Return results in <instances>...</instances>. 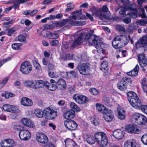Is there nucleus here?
<instances>
[{
  "label": "nucleus",
  "mask_w": 147,
  "mask_h": 147,
  "mask_svg": "<svg viewBox=\"0 0 147 147\" xmlns=\"http://www.w3.org/2000/svg\"><path fill=\"white\" fill-rule=\"evenodd\" d=\"M94 32V30H90L89 32L86 34L84 40L87 42H88L89 45L94 46L98 53L106 54L107 53V48L101 42V40L99 36L93 35Z\"/></svg>",
  "instance_id": "f257e3e1"
},
{
  "label": "nucleus",
  "mask_w": 147,
  "mask_h": 147,
  "mask_svg": "<svg viewBox=\"0 0 147 147\" xmlns=\"http://www.w3.org/2000/svg\"><path fill=\"white\" fill-rule=\"evenodd\" d=\"M129 40L132 44L134 41L129 35L128 36L125 35H120L114 38L112 42V45L115 49H119L124 47L127 44Z\"/></svg>",
  "instance_id": "f03ea898"
},
{
  "label": "nucleus",
  "mask_w": 147,
  "mask_h": 147,
  "mask_svg": "<svg viewBox=\"0 0 147 147\" xmlns=\"http://www.w3.org/2000/svg\"><path fill=\"white\" fill-rule=\"evenodd\" d=\"M127 99L132 106L138 109V97L137 94L133 91H129L127 93Z\"/></svg>",
  "instance_id": "7ed1b4c3"
},
{
  "label": "nucleus",
  "mask_w": 147,
  "mask_h": 147,
  "mask_svg": "<svg viewBox=\"0 0 147 147\" xmlns=\"http://www.w3.org/2000/svg\"><path fill=\"white\" fill-rule=\"evenodd\" d=\"M132 82V81L129 77L127 76L123 77L118 83V88L121 90H125L127 88V86L131 84Z\"/></svg>",
  "instance_id": "20e7f679"
},
{
  "label": "nucleus",
  "mask_w": 147,
  "mask_h": 147,
  "mask_svg": "<svg viewBox=\"0 0 147 147\" xmlns=\"http://www.w3.org/2000/svg\"><path fill=\"white\" fill-rule=\"evenodd\" d=\"M44 115L45 118L47 119H53L57 117L58 113L56 110L47 107L44 111Z\"/></svg>",
  "instance_id": "39448f33"
},
{
  "label": "nucleus",
  "mask_w": 147,
  "mask_h": 147,
  "mask_svg": "<svg viewBox=\"0 0 147 147\" xmlns=\"http://www.w3.org/2000/svg\"><path fill=\"white\" fill-rule=\"evenodd\" d=\"M116 2L119 5H123L126 7L127 10L134 11L137 10L135 4L130 3L128 0H116Z\"/></svg>",
  "instance_id": "423d86ee"
},
{
  "label": "nucleus",
  "mask_w": 147,
  "mask_h": 147,
  "mask_svg": "<svg viewBox=\"0 0 147 147\" xmlns=\"http://www.w3.org/2000/svg\"><path fill=\"white\" fill-rule=\"evenodd\" d=\"M20 69V71L23 74H28L32 71V66L30 62L25 61L21 64Z\"/></svg>",
  "instance_id": "0eeeda50"
},
{
  "label": "nucleus",
  "mask_w": 147,
  "mask_h": 147,
  "mask_svg": "<svg viewBox=\"0 0 147 147\" xmlns=\"http://www.w3.org/2000/svg\"><path fill=\"white\" fill-rule=\"evenodd\" d=\"M77 69L80 74L83 75H86L89 73L90 68V64L88 63H86L78 64Z\"/></svg>",
  "instance_id": "6e6552de"
},
{
  "label": "nucleus",
  "mask_w": 147,
  "mask_h": 147,
  "mask_svg": "<svg viewBox=\"0 0 147 147\" xmlns=\"http://www.w3.org/2000/svg\"><path fill=\"white\" fill-rule=\"evenodd\" d=\"M73 99L77 103L80 104H84L88 100V98L83 95L76 94L73 96Z\"/></svg>",
  "instance_id": "1a4fd4ad"
},
{
  "label": "nucleus",
  "mask_w": 147,
  "mask_h": 147,
  "mask_svg": "<svg viewBox=\"0 0 147 147\" xmlns=\"http://www.w3.org/2000/svg\"><path fill=\"white\" fill-rule=\"evenodd\" d=\"M64 126L68 130L73 131L77 129L78 124L74 120H70L69 121L65 120L64 122Z\"/></svg>",
  "instance_id": "9d476101"
},
{
  "label": "nucleus",
  "mask_w": 147,
  "mask_h": 147,
  "mask_svg": "<svg viewBox=\"0 0 147 147\" xmlns=\"http://www.w3.org/2000/svg\"><path fill=\"white\" fill-rule=\"evenodd\" d=\"M138 62L143 71L146 69L144 68L147 65V60L144 53H143L138 55Z\"/></svg>",
  "instance_id": "9b49d317"
},
{
  "label": "nucleus",
  "mask_w": 147,
  "mask_h": 147,
  "mask_svg": "<svg viewBox=\"0 0 147 147\" xmlns=\"http://www.w3.org/2000/svg\"><path fill=\"white\" fill-rule=\"evenodd\" d=\"M36 136V140L42 144H45L47 143L48 141L47 137L43 133H37Z\"/></svg>",
  "instance_id": "f8f14e48"
},
{
  "label": "nucleus",
  "mask_w": 147,
  "mask_h": 147,
  "mask_svg": "<svg viewBox=\"0 0 147 147\" xmlns=\"http://www.w3.org/2000/svg\"><path fill=\"white\" fill-rule=\"evenodd\" d=\"M90 11L92 13L93 16H100V18H102L105 19H106L107 18V16L106 14H103L99 9L95 7H93L90 10Z\"/></svg>",
  "instance_id": "ddd939ff"
},
{
  "label": "nucleus",
  "mask_w": 147,
  "mask_h": 147,
  "mask_svg": "<svg viewBox=\"0 0 147 147\" xmlns=\"http://www.w3.org/2000/svg\"><path fill=\"white\" fill-rule=\"evenodd\" d=\"M103 114L104 119L108 122L111 121L114 117V115L113 112L111 110H108L107 109Z\"/></svg>",
  "instance_id": "4468645a"
},
{
  "label": "nucleus",
  "mask_w": 147,
  "mask_h": 147,
  "mask_svg": "<svg viewBox=\"0 0 147 147\" xmlns=\"http://www.w3.org/2000/svg\"><path fill=\"white\" fill-rule=\"evenodd\" d=\"M138 47H142L144 51L147 50V35H144L140 38L138 41Z\"/></svg>",
  "instance_id": "2eb2a0df"
},
{
  "label": "nucleus",
  "mask_w": 147,
  "mask_h": 147,
  "mask_svg": "<svg viewBox=\"0 0 147 147\" xmlns=\"http://www.w3.org/2000/svg\"><path fill=\"white\" fill-rule=\"evenodd\" d=\"M30 132L28 130L23 129L21 130L19 133V136L21 139L27 140L30 137Z\"/></svg>",
  "instance_id": "dca6fc26"
},
{
  "label": "nucleus",
  "mask_w": 147,
  "mask_h": 147,
  "mask_svg": "<svg viewBox=\"0 0 147 147\" xmlns=\"http://www.w3.org/2000/svg\"><path fill=\"white\" fill-rule=\"evenodd\" d=\"M137 125L135 124L127 125L125 127L126 131L129 133H136L138 131V129L136 128Z\"/></svg>",
  "instance_id": "f3484780"
},
{
  "label": "nucleus",
  "mask_w": 147,
  "mask_h": 147,
  "mask_svg": "<svg viewBox=\"0 0 147 147\" xmlns=\"http://www.w3.org/2000/svg\"><path fill=\"white\" fill-rule=\"evenodd\" d=\"M45 82L42 80H34L32 89H37L45 86Z\"/></svg>",
  "instance_id": "a211bd4d"
},
{
  "label": "nucleus",
  "mask_w": 147,
  "mask_h": 147,
  "mask_svg": "<svg viewBox=\"0 0 147 147\" xmlns=\"http://www.w3.org/2000/svg\"><path fill=\"white\" fill-rule=\"evenodd\" d=\"M125 132L121 129L115 130L113 133L114 137L117 139L120 140L124 137Z\"/></svg>",
  "instance_id": "6ab92c4d"
},
{
  "label": "nucleus",
  "mask_w": 147,
  "mask_h": 147,
  "mask_svg": "<svg viewBox=\"0 0 147 147\" xmlns=\"http://www.w3.org/2000/svg\"><path fill=\"white\" fill-rule=\"evenodd\" d=\"M75 111L73 109H70L64 113L63 116L66 119H69L73 118L75 115Z\"/></svg>",
  "instance_id": "aec40b11"
},
{
  "label": "nucleus",
  "mask_w": 147,
  "mask_h": 147,
  "mask_svg": "<svg viewBox=\"0 0 147 147\" xmlns=\"http://www.w3.org/2000/svg\"><path fill=\"white\" fill-rule=\"evenodd\" d=\"M22 105L26 106H29L33 104L32 100L30 98L26 97H23L21 99Z\"/></svg>",
  "instance_id": "412c9836"
},
{
  "label": "nucleus",
  "mask_w": 147,
  "mask_h": 147,
  "mask_svg": "<svg viewBox=\"0 0 147 147\" xmlns=\"http://www.w3.org/2000/svg\"><path fill=\"white\" fill-rule=\"evenodd\" d=\"M66 147H79L74 141L71 139H67L64 140Z\"/></svg>",
  "instance_id": "4be33fe9"
},
{
  "label": "nucleus",
  "mask_w": 147,
  "mask_h": 147,
  "mask_svg": "<svg viewBox=\"0 0 147 147\" xmlns=\"http://www.w3.org/2000/svg\"><path fill=\"white\" fill-rule=\"evenodd\" d=\"M30 0H16L14 2L13 5L12 6V8H14L15 9L19 8L20 4H22L27 2Z\"/></svg>",
  "instance_id": "5701e85b"
},
{
  "label": "nucleus",
  "mask_w": 147,
  "mask_h": 147,
  "mask_svg": "<svg viewBox=\"0 0 147 147\" xmlns=\"http://www.w3.org/2000/svg\"><path fill=\"white\" fill-rule=\"evenodd\" d=\"M96 106L97 111L102 114L107 109L104 105L98 103H96Z\"/></svg>",
  "instance_id": "b1692460"
},
{
  "label": "nucleus",
  "mask_w": 147,
  "mask_h": 147,
  "mask_svg": "<svg viewBox=\"0 0 147 147\" xmlns=\"http://www.w3.org/2000/svg\"><path fill=\"white\" fill-rule=\"evenodd\" d=\"M22 123L24 125L30 127H34V124L30 120L25 118H23L21 120Z\"/></svg>",
  "instance_id": "393cba45"
},
{
  "label": "nucleus",
  "mask_w": 147,
  "mask_h": 147,
  "mask_svg": "<svg viewBox=\"0 0 147 147\" xmlns=\"http://www.w3.org/2000/svg\"><path fill=\"white\" fill-rule=\"evenodd\" d=\"M69 20L68 19H63L61 21L55 22L53 24L57 27H61L65 25Z\"/></svg>",
  "instance_id": "a878e982"
},
{
  "label": "nucleus",
  "mask_w": 147,
  "mask_h": 147,
  "mask_svg": "<svg viewBox=\"0 0 147 147\" xmlns=\"http://www.w3.org/2000/svg\"><path fill=\"white\" fill-rule=\"evenodd\" d=\"M118 118L121 120H123L125 117V111L122 108H119L117 109Z\"/></svg>",
  "instance_id": "bb28decb"
},
{
  "label": "nucleus",
  "mask_w": 147,
  "mask_h": 147,
  "mask_svg": "<svg viewBox=\"0 0 147 147\" xmlns=\"http://www.w3.org/2000/svg\"><path fill=\"white\" fill-rule=\"evenodd\" d=\"M86 140L87 142L90 145L94 144L96 142L94 137L91 135H88Z\"/></svg>",
  "instance_id": "cd10ccee"
},
{
  "label": "nucleus",
  "mask_w": 147,
  "mask_h": 147,
  "mask_svg": "<svg viewBox=\"0 0 147 147\" xmlns=\"http://www.w3.org/2000/svg\"><path fill=\"white\" fill-rule=\"evenodd\" d=\"M108 63L106 61H103L101 64L100 69L104 73L107 72L108 70Z\"/></svg>",
  "instance_id": "c85d7f7f"
},
{
  "label": "nucleus",
  "mask_w": 147,
  "mask_h": 147,
  "mask_svg": "<svg viewBox=\"0 0 147 147\" xmlns=\"http://www.w3.org/2000/svg\"><path fill=\"white\" fill-rule=\"evenodd\" d=\"M147 120V118L144 115L138 113V125H143Z\"/></svg>",
  "instance_id": "c756f323"
},
{
  "label": "nucleus",
  "mask_w": 147,
  "mask_h": 147,
  "mask_svg": "<svg viewBox=\"0 0 147 147\" xmlns=\"http://www.w3.org/2000/svg\"><path fill=\"white\" fill-rule=\"evenodd\" d=\"M138 67V64H137L135 67L131 71L126 73V74L130 76H135L138 74V70L137 67Z\"/></svg>",
  "instance_id": "7c9ffc66"
},
{
  "label": "nucleus",
  "mask_w": 147,
  "mask_h": 147,
  "mask_svg": "<svg viewBox=\"0 0 147 147\" xmlns=\"http://www.w3.org/2000/svg\"><path fill=\"white\" fill-rule=\"evenodd\" d=\"M45 86L49 90L52 91L55 90L57 87L56 85L49 83L47 82H45Z\"/></svg>",
  "instance_id": "2f4dec72"
},
{
  "label": "nucleus",
  "mask_w": 147,
  "mask_h": 147,
  "mask_svg": "<svg viewBox=\"0 0 147 147\" xmlns=\"http://www.w3.org/2000/svg\"><path fill=\"white\" fill-rule=\"evenodd\" d=\"M138 10L140 12L142 13H138V15L142 18H146V16L145 14V12L144 7L142 5H140L138 7Z\"/></svg>",
  "instance_id": "473e14b6"
},
{
  "label": "nucleus",
  "mask_w": 147,
  "mask_h": 147,
  "mask_svg": "<svg viewBox=\"0 0 147 147\" xmlns=\"http://www.w3.org/2000/svg\"><path fill=\"white\" fill-rule=\"evenodd\" d=\"M83 41V39L81 36H79L73 42L72 47L75 48L78 45H80Z\"/></svg>",
  "instance_id": "72a5a7b5"
},
{
  "label": "nucleus",
  "mask_w": 147,
  "mask_h": 147,
  "mask_svg": "<svg viewBox=\"0 0 147 147\" xmlns=\"http://www.w3.org/2000/svg\"><path fill=\"white\" fill-rule=\"evenodd\" d=\"M32 63L34 67L37 71H39L42 70L41 67L37 60H32Z\"/></svg>",
  "instance_id": "f704fd0d"
},
{
  "label": "nucleus",
  "mask_w": 147,
  "mask_h": 147,
  "mask_svg": "<svg viewBox=\"0 0 147 147\" xmlns=\"http://www.w3.org/2000/svg\"><path fill=\"white\" fill-rule=\"evenodd\" d=\"M57 84L60 86L61 89H65L66 87V82L63 79L60 78L57 82Z\"/></svg>",
  "instance_id": "c9c22d12"
},
{
  "label": "nucleus",
  "mask_w": 147,
  "mask_h": 147,
  "mask_svg": "<svg viewBox=\"0 0 147 147\" xmlns=\"http://www.w3.org/2000/svg\"><path fill=\"white\" fill-rule=\"evenodd\" d=\"M59 30L55 31L54 33H52L49 32L48 38L50 39H57L59 37V35L57 33V32H59Z\"/></svg>",
  "instance_id": "e433bc0d"
},
{
  "label": "nucleus",
  "mask_w": 147,
  "mask_h": 147,
  "mask_svg": "<svg viewBox=\"0 0 147 147\" xmlns=\"http://www.w3.org/2000/svg\"><path fill=\"white\" fill-rule=\"evenodd\" d=\"M34 112L35 115L38 118L42 117L44 114V111L39 109H35Z\"/></svg>",
  "instance_id": "4c0bfd02"
},
{
  "label": "nucleus",
  "mask_w": 147,
  "mask_h": 147,
  "mask_svg": "<svg viewBox=\"0 0 147 147\" xmlns=\"http://www.w3.org/2000/svg\"><path fill=\"white\" fill-rule=\"evenodd\" d=\"M61 58L62 60L64 61L70 60L72 59L73 56L72 55H71L69 53L65 54L62 55L61 56Z\"/></svg>",
  "instance_id": "58836bf2"
},
{
  "label": "nucleus",
  "mask_w": 147,
  "mask_h": 147,
  "mask_svg": "<svg viewBox=\"0 0 147 147\" xmlns=\"http://www.w3.org/2000/svg\"><path fill=\"white\" fill-rule=\"evenodd\" d=\"M34 80H27L24 82V85L27 87L30 88L32 89Z\"/></svg>",
  "instance_id": "ea45409f"
},
{
  "label": "nucleus",
  "mask_w": 147,
  "mask_h": 147,
  "mask_svg": "<svg viewBox=\"0 0 147 147\" xmlns=\"http://www.w3.org/2000/svg\"><path fill=\"white\" fill-rule=\"evenodd\" d=\"M124 147H136V146L135 143L129 140H127L125 143Z\"/></svg>",
  "instance_id": "a19ab883"
},
{
  "label": "nucleus",
  "mask_w": 147,
  "mask_h": 147,
  "mask_svg": "<svg viewBox=\"0 0 147 147\" xmlns=\"http://www.w3.org/2000/svg\"><path fill=\"white\" fill-rule=\"evenodd\" d=\"M89 91L94 96L97 95L99 93V90L94 88H90L89 89Z\"/></svg>",
  "instance_id": "79ce46f5"
},
{
  "label": "nucleus",
  "mask_w": 147,
  "mask_h": 147,
  "mask_svg": "<svg viewBox=\"0 0 147 147\" xmlns=\"http://www.w3.org/2000/svg\"><path fill=\"white\" fill-rule=\"evenodd\" d=\"M127 10L125 7H121L120 9L119 13L122 17H125L126 16V12Z\"/></svg>",
  "instance_id": "37998d69"
},
{
  "label": "nucleus",
  "mask_w": 147,
  "mask_h": 147,
  "mask_svg": "<svg viewBox=\"0 0 147 147\" xmlns=\"http://www.w3.org/2000/svg\"><path fill=\"white\" fill-rule=\"evenodd\" d=\"M70 107L76 110L77 112L80 111V108L78 107L77 105L74 102H71L70 104Z\"/></svg>",
  "instance_id": "c03bdc74"
},
{
  "label": "nucleus",
  "mask_w": 147,
  "mask_h": 147,
  "mask_svg": "<svg viewBox=\"0 0 147 147\" xmlns=\"http://www.w3.org/2000/svg\"><path fill=\"white\" fill-rule=\"evenodd\" d=\"M22 45L21 43H15L12 44V47L14 50H19L20 49V47Z\"/></svg>",
  "instance_id": "a18cd8bd"
},
{
  "label": "nucleus",
  "mask_w": 147,
  "mask_h": 147,
  "mask_svg": "<svg viewBox=\"0 0 147 147\" xmlns=\"http://www.w3.org/2000/svg\"><path fill=\"white\" fill-rule=\"evenodd\" d=\"M9 147H12L14 145V141L12 139H5Z\"/></svg>",
  "instance_id": "49530a36"
},
{
  "label": "nucleus",
  "mask_w": 147,
  "mask_h": 147,
  "mask_svg": "<svg viewBox=\"0 0 147 147\" xmlns=\"http://www.w3.org/2000/svg\"><path fill=\"white\" fill-rule=\"evenodd\" d=\"M48 75L51 78H57L58 76V74L55 71L52 72L48 71Z\"/></svg>",
  "instance_id": "de8ad7c7"
},
{
  "label": "nucleus",
  "mask_w": 147,
  "mask_h": 147,
  "mask_svg": "<svg viewBox=\"0 0 147 147\" xmlns=\"http://www.w3.org/2000/svg\"><path fill=\"white\" fill-rule=\"evenodd\" d=\"M82 10L80 9L79 10H77L75 11H74L72 12V14H76V15L80 18V19H82V17L81 16L82 14ZM78 19H79L78 18Z\"/></svg>",
  "instance_id": "09e8293b"
},
{
  "label": "nucleus",
  "mask_w": 147,
  "mask_h": 147,
  "mask_svg": "<svg viewBox=\"0 0 147 147\" xmlns=\"http://www.w3.org/2000/svg\"><path fill=\"white\" fill-rule=\"evenodd\" d=\"M145 19H141L138 20V24L141 26H145L147 24V18Z\"/></svg>",
  "instance_id": "8fccbe9b"
},
{
  "label": "nucleus",
  "mask_w": 147,
  "mask_h": 147,
  "mask_svg": "<svg viewBox=\"0 0 147 147\" xmlns=\"http://www.w3.org/2000/svg\"><path fill=\"white\" fill-rule=\"evenodd\" d=\"M11 107L10 112L16 113L19 111V110L18 107L12 105H11Z\"/></svg>",
  "instance_id": "3c124183"
},
{
  "label": "nucleus",
  "mask_w": 147,
  "mask_h": 147,
  "mask_svg": "<svg viewBox=\"0 0 147 147\" xmlns=\"http://www.w3.org/2000/svg\"><path fill=\"white\" fill-rule=\"evenodd\" d=\"M18 39L20 42L25 41L26 40V36L24 34L20 35L18 37Z\"/></svg>",
  "instance_id": "603ef678"
},
{
  "label": "nucleus",
  "mask_w": 147,
  "mask_h": 147,
  "mask_svg": "<svg viewBox=\"0 0 147 147\" xmlns=\"http://www.w3.org/2000/svg\"><path fill=\"white\" fill-rule=\"evenodd\" d=\"M141 141L144 144L147 145V134H144L142 137Z\"/></svg>",
  "instance_id": "864d4df0"
},
{
  "label": "nucleus",
  "mask_w": 147,
  "mask_h": 147,
  "mask_svg": "<svg viewBox=\"0 0 147 147\" xmlns=\"http://www.w3.org/2000/svg\"><path fill=\"white\" fill-rule=\"evenodd\" d=\"M140 109L144 113L147 115V105H143L140 107L138 106V109Z\"/></svg>",
  "instance_id": "5fc2aeb1"
},
{
  "label": "nucleus",
  "mask_w": 147,
  "mask_h": 147,
  "mask_svg": "<svg viewBox=\"0 0 147 147\" xmlns=\"http://www.w3.org/2000/svg\"><path fill=\"white\" fill-rule=\"evenodd\" d=\"M108 10L109 9L107 5H104L102 7V10L101 11L102 13V14H106L107 16V15L106 13L107 12Z\"/></svg>",
  "instance_id": "6e6d98bb"
},
{
  "label": "nucleus",
  "mask_w": 147,
  "mask_h": 147,
  "mask_svg": "<svg viewBox=\"0 0 147 147\" xmlns=\"http://www.w3.org/2000/svg\"><path fill=\"white\" fill-rule=\"evenodd\" d=\"M16 31V30L15 28H10L8 30L7 35L9 36H11L13 33Z\"/></svg>",
  "instance_id": "4d7b16f0"
},
{
  "label": "nucleus",
  "mask_w": 147,
  "mask_h": 147,
  "mask_svg": "<svg viewBox=\"0 0 147 147\" xmlns=\"http://www.w3.org/2000/svg\"><path fill=\"white\" fill-rule=\"evenodd\" d=\"M49 33V31L44 30L41 31V34L44 37L48 38Z\"/></svg>",
  "instance_id": "13d9d810"
},
{
  "label": "nucleus",
  "mask_w": 147,
  "mask_h": 147,
  "mask_svg": "<svg viewBox=\"0 0 147 147\" xmlns=\"http://www.w3.org/2000/svg\"><path fill=\"white\" fill-rule=\"evenodd\" d=\"M11 105H4L3 106V110L6 111L10 112Z\"/></svg>",
  "instance_id": "bf43d9fd"
},
{
  "label": "nucleus",
  "mask_w": 147,
  "mask_h": 147,
  "mask_svg": "<svg viewBox=\"0 0 147 147\" xmlns=\"http://www.w3.org/2000/svg\"><path fill=\"white\" fill-rule=\"evenodd\" d=\"M130 16V17L133 18H135L137 17V11L136 10H135L132 12V13L129 14Z\"/></svg>",
  "instance_id": "052dcab7"
},
{
  "label": "nucleus",
  "mask_w": 147,
  "mask_h": 147,
  "mask_svg": "<svg viewBox=\"0 0 147 147\" xmlns=\"http://www.w3.org/2000/svg\"><path fill=\"white\" fill-rule=\"evenodd\" d=\"M91 121V123L95 125H98L99 122L95 118H91L90 119Z\"/></svg>",
  "instance_id": "680f3d73"
},
{
  "label": "nucleus",
  "mask_w": 147,
  "mask_h": 147,
  "mask_svg": "<svg viewBox=\"0 0 147 147\" xmlns=\"http://www.w3.org/2000/svg\"><path fill=\"white\" fill-rule=\"evenodd\" d=\"M15 95L13 93H9L7 92H5V97L6 98H8L9 97H14Z\"/></svg>",
  "instance_id": "e2e57ef3"
},
{
  "label": "nucleus",
  "mask_w": 147,
  "mask_h": 147,
  "mask_svg": "<svg viewBox=\"0 0 147 147\" xmlns=\"http://www.w3.org/2000/svg\"><path fill=\"white\" fill-rule=\"evenodd\" d=\"M47 67L48 69V71L53 70L55 69V66L52 63H49L47 65Z\"/></svg>",
  "instance_id": "0e129e2a"
},
{
  "label": "nucleus",
  "mask_w": 147,
  "mask_h": 147,
  "mask_svg": "<svg viewBox=\"0 0 147 147\" xmlns=\"http://www.w3.org/2000/svg\"><path fill=\"white\" fill-rule=\"evenodd\" d=\"M0 145L2 147H9L5 139L3 140L1 142Z\"/></svg>",
  "instance_id": "69168bd1"
},
{
  "label": "nucleus",
  "mask_w": 147,
  "mask_h": 147,
  "mask_svg": "<svg viewBox=\"0 0 147 147\" xmlns=\"http://www.w3.org/2000/svg\"><path fill=\"white\" fill-rule=\"evenodd\" d=\"M103 102L105 105H107L109 103L110 101L109 98L106 97H105L103 99Z\"/></svg>",
  "instance_id": "338daca9"
},
{
  "label": "nucleus",
  "mask_w": 147,
  "mask_h": 147,
  "mask_svg": "<svg viewBox=\"0 0 147 147\" xmlns=\"http://www.w3.org/2000/svg\"><path fill=\"white\" fill-rule=\"evenodd\" d=\"M131 19L130 17H126L123 19V22L125 24H129L131 22Z\"/></svg>",
  "instance_id": "774afa93"
}]
</instances>
